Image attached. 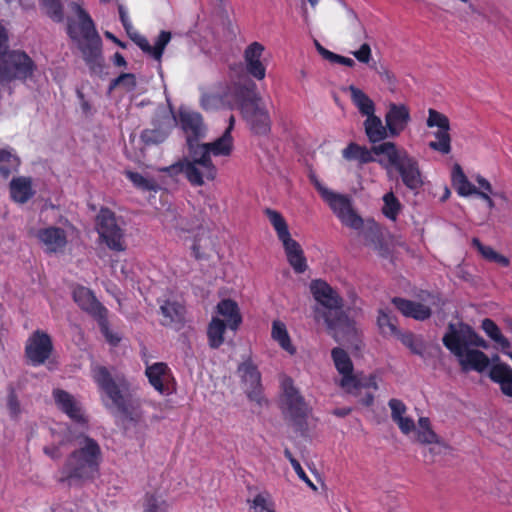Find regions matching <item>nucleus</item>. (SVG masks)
<instances>
[{
  "mask_svg": "<svg viewBox=\"0 0 512 512\" xmlns=\"http://www.w3.org/2000/svg\"><path fill=\"white\" fill-rule=\"evenodd\" d=\"M310 292L319 305L314 308V319L322 320L334 338L355 332V322L343 310L344 300L336 289L322 279H315L310 283Z\"/></svg>",
  "mask_w": 512,
  "mask_h": 512,
  "instance_id": "obj_1",
  "label": "nucleus"
},
{
  "mask_svg": "<svg viewBox=\"0 0 512 512\" xmlns=\"http://www.w3.org/2000/svg\"><path fill=\"white\" fill-rule=\"evenodd\" d=\"M442 342L459 359L462 370L483 372L488 368V356L480 350L469 349L471 346L484 349L488 347L487 342L470 325L461 323L456 327L450 323Z\"/></svg>",
  "mask_w": 512,
  "mask_h": 512,
  "instance_id": "obj_2",
  "label": "nucleus"
},
{
  "mask_svg": "<svg viewBox=\"0 0 512 512\" xmlns=\"http://www.w3.org/2000/svg\"><path fill=\"white\" fill-rule=\"evenodd\" d=\"M75 441L78 447L67 456L60 470L59 481L69 485L94 480L102 462L101 447L95 439L80 434Z\"/></svg>",
  "mask_w": 512,
  "mask_h": 512,
  "instance_id": "obj_3",
  "label": "nucleus"
},
{
  "mask_svg": "<svg viewBox=\"0 0 512 512\" xmlns=\"http://www.w3.org/2000/svg\"><path fill=\"white\" fill-rule=\"evenodd\" d=\"M376 155H384L378 164L386 171L389 179L398 176L401 183L410 191L418 193L424 185V177L419 161L406 149L394 142H383L374 148Z\"/></svg>",
  "mask_w": 512,
  "mask_h": 512,
  "instance_id": "obj_4",
  "label": "nucleus"
},
{
  "mask_svg": "<svg viewBox=\"0 0 512 512\" xmlns=\"http://www.w3.org/2000/svg\"><path fill=\"white\" fill-rule=\"evenodd\" d=\"M281 391L279 407L284 420L296 433L305 436L308 432V418L312 411L311 407L295 387L291 377H283Z\"/></svg>",
  "mask_w": 512,
  "mask_h": 512,
  "instance_id": "obj_5",
  "label": "nucleus"
},
{
  "mask_svg": "<svg viewBox=\"0 0 512 512\" xmlns=\"http://www.w3.org/2000/svg\"><path fill=\"white\" fill-rule=\"evenodd\" d=\"M73 10L78 16L79 29L84 40L79 42L83 59L92 72H100L103 68L101 37L96 30L93 19L84 8L77 3H73Z\"/></svg>",
  "mask_w": 512,
  "mask_h": 512,
  "instance_id": "obj_6",
  "label": "nucleus"
},
{
  "mask_svg": "<svg viewBox=\"0 0 512 512\" xmlns=\"http://www.w3.org/2000/svg\"><path fill=\"white\" fill-rule=\"evenodd\" d=\"M188 157L179 160L168 168L171 174H183L193 187L203 186L216 179L218 169L212 161L199 150H187Z\"/></svg>",
  "mask_w": 512,
  "mask_h": 512,
  "instance_id": "obj_7",
  "label": "nucleus"
},
{
  "mask_svg": "<svg viewBox=\"0 0 512 512\" xmlns=\"http://www.w3.org/2000/svg\"><path fill=\"white\" fill-rule=\"evenodd\" d=\"M311 182L343 226L357 231L363 229L364 220L354 209L349 195L328 189L315 177L311 178Z\"/></svg>",
  "mask_w": 512,
  "mask_h": 512,
  "instance_id": "obj_8",
  "label": "nucleus"
},
{
  "mask_svg": "<svg viewBox=\"0 0 512 512\" xmlns=\"http://www.w3.org/2000/svg\"><path fill=\"white\" fill-rule=\"evenodd\" d=\"M264 214L273 226L279 241L283 245L289 265L296 273H304L308 268L304 251L301 245L296 240L292 239L288 224L283 215L271 208H266Z\"/></svg>",
  "mask_w": 512,
  "mask_h": 512,
  "instance_id": "obj_9",
  "label": "nucleus"
},
{
  "mask_svg": "<svg viewBox=\"0 0 512 512\" xmlns=\"http://www.w3.org/2000/svg\"><path fill=\"white\" fill-rule=\"evenodd\" d=\"M37 70L34 60L24 51L9 50L0 56V87L8 86L12 81L25 82L31 79Z\"/></svg>",
  "mask_w": 512,
  "mask_h": 512,
  "instance_id": "obj_10",
  "label": "nucleus"
},
{
  "mask_svg": "<svg viewBox=\"0 0 512 512\" xmlns=\"http://www.w3.org/2000/svg\"><path fill=\"white\" fill-rule=\"evenodd\" d=\"M99 239L112 251L126 250L124 221L111 209L101 207L95 218Z\"/></svg>",
  "mask_w": 512,
  "mask_h": 512,
  "instance_id": "obj_11",
  "label": "nucleus"
},
{
  "mask_svg": "<svg viewBox=\"0 0 512 512\" xmlns=\"http://www.w3.org/2000/svg\"><path fill=\"white\" fill-rule=\"evenodd\" d=\"M92 378L100 391L104 392L117 409L126 414L128 412L127 401L124 392L129 390V383L125 377L117 376L114 379L105 366L97 365L92 368Z\"/></svg>",
  "mask_w": 512,
  "mask_h": 512,
  "instance_id": "obj_12",
  "label": "nucleus"
},
{
  "mask_svg": "<svg viewBox=\"0 0 512 512\" xmlns=\"http://www.w3.org/2000/svg\"><path fill=\"white\" fill-rule=\"evenodd\" d=\"M237 374L249 401L254 402L259 408L268 406L269 401L263 393L261 373L251 356L238 365Z\"/></svg>",
  "mask_w": 512,
  "mask_h": 512,
  "instance_id": "obj_13",
  "label": "nucleus"
},
{
  "mask_svg": "<svg viewBox=\"0 0 512 512\" xmlns=\"http://www.w3.org/2000/svg\"><path fill=\"white\" fill-rule=\"evenodd\" d=\"M174 119L185 134L187 150L196 149L201 144L200 140L206 135L202 115L199 112L181 107Z\"/></svg>",
  "mask_w": 512,
  "mask_h": 512,
  "instance_id": "obj_14",
  "label": "nucleus"
},
{
  "mask_svg": "<svg viewBox=\"0 0 512 512\" xmlns=\"http://www.w3.org/2000/svg\"><path fill=\"white\" fill-rule=\"evenodd\" d=\"M54 346L51 336L40 329L31 333L25 343L24 354L27 363L38 367L51 357Z\"/></svg>",
  "mask_w": 512,
  "mask_h": 512,
  "instance_id": "obj_15",
  "label": "nucleus"
},
{
  "mask_svg": "<svg viewBox=\"0 0 512 512\" xmlns=\"http://www.w3.org/2000/svg\"><path fill=\"white\" fill-rule=\"evenodd\" d=\"M426 125L429 128H437V131L433 133L436 140L430 141L428 147L442 155L449 154L452 150L449 118L445 114L430 108Z\"/></svg>",
  "mask_w": 512,
  "mask_h": 512,
  "instance_id": "obj_16",
  "label": "nucleus"
},
{
  "mask_svg": "<svg viewBox=\"0 0 512 512\" xmlns=\"http://www.w3.org/2000/svg\"><path fill=\"white\" fill-rule=\"evenodd\" d=\"M52 396L57 408L71 421L81 426L88 425V417L85 414L81 402L72 394L66 390L55 388L52 391Z\"/></svg>",
  "mask_w": 512,
  "mask_h": 512,
  "instance_id": "obj_17",
  "label": "nucleus"
},
{
  "mask_svg": "<svg viewBox=\"0 0 512 512\" xmlns=\"http://www.w3.org/2000/svg\"><path fill=\"white\" fill-rule=\"evenodd\" d=\"M331 357L336 370L342 375L340 386L348 392L358 389L361 382L353 374L354 367L349 354L343 348L335 347L331 351Z\"/></svg>",
  "mask_w": 512,
  "mask_h": 512,
  "instance_id": "obj_18",
  "label": "nucleus"
},
{
  "mask_svg": "<svg viewBox=\"0 0 512 512\" xmlns=\"http://www.w3.org/2000/svg\"><path fill=\"white\" fill-rule=\"evenodd\" d=\"M411 121L410 110L405 104L390 103L385 114V123L390 138L398 137Z\"/></svg>",
  "mask_w": 512,
  "mask_h": 512,
  "instance_id": "obj_19",
  "label": "nucleus"
},
{
  "mask_svg": "<svg viewBox=\"0 0 512 512\" xmlns=\"http://www.w3.org/2000/svg\"><path fill=\"white\" fill-rule=\"evenodd\" d=\"M256 90L257 87L254 82L227 86L228 96L233 102V108L235 106L239 107L241 113L243 112L244 106L251 108L259 103L261 98Z\"/></svg>",
  "mask_w": 512,
  "mask_h": 512,
  "instance_id": "obj_20",
  "label": "nucleus"
},
{
  "mask_svg": "<svg viewBox=\"0 0 512 512\" xmlns=\"http://www.w3.org/2000/svg\"><path fill=\"white\" fill-rule=\"evenodd\" d=\"M242 115L254 134L267 135L271 131L269 112L266 108L261 107L259 103L251 108L244 106Z\"/></svg>",
  "mask_w": 512,
  "mask_h": 512,
  "instance_id": "obj_21",
  "label": "nucleus"
},
{
  "mask_svg": "<svg viewBox=\"0 0 512 512\" xmlns=\"http://www.w3.org/2000/svg\"><path fill=\"white\" fill-rule=\"evenodd\" d=\"M163 326L180 330L186 323V307L178 301L165 300L160 305Z\"/></svg>",
  "mask_w": 512,
  "mask_h": 512,
  "instance_id": "obj_22",
  "label": "nucleus"
},
{
  "mask_svg": "<svg viewBox=\"0 0 512 512\" xmlns=\"http://www.w3.org/2000/svg\"><path fill=\"white\" fill-rule=\"evenodd\" d=\"M36 237L44 245L47 253L60 252L67 245L66 232L60 227L41 228L37 231Z\"/></svg>",
  "mask_w": 512,
  "mask_h": 512,
  "instance_id": "obj_23",
  "label": "nucleus"
},
{
  "mask_svg": "<svg viewBox=\"0 0 512 512\" xmlns=\"http://www.w3.org/2000/svg\"><path fill=\"white\" fill-rule=\"evenodd\" d=\"M264 46L259 42L248 45L244 51L246 71L257 80H263L266 76V67L261 61Z\"/></svg>",
  "mask_w": 512,
  "mask_h": 512,
  "instance_id": "obj_24",
  "label": "nucleus"
},
{
  "mask_svg": "<svg viewBox=\"0 0 512 512\" xmlns=\"http://www.w3.org/2000/svg\"><path fill=\"white\" fill-rule=\"evenodd\" d=\"M73 299L83 311L90 314L94 319L108 312L107 308L97 300L94 293L84 286H77L73 290Z\"/></svg>",
  "mask_w": 512,
  "mask_h": 512,
  "instance_id": "obj_25",
  "label": "nucleus"
},
{
  "mask_svg": "<svg viewBox=\"0 0 512 512\" xmlns=\"http://www.w3.org/2000/svg\"><path fill=\"white\" fill-rule=\"evenodd\" d=\"M234 148V141L229 131H224L223 134L212 142L201 143L197 150L204 154L207 158L215 157H229Z\"/></svg>",
  "mask_w": 512,
  "mask_h": 512,
  "instance_id": "obj_26",
  "label": "nucleus"
},
{
  "mask_svg": "<svg viewBox=\"0 0 512 512\" xmlns=\"http://www.w3.org/2000/svg\"><path fill=\"white\" fill-rule=\"evenodd\" d=\"M132 40L144 53L160 62L163 52L171 40V33L169 31H161L153 46L150 45L148 39L143 35H136L132 37Z\"/></svg>",
  "mask_w": 512,
  "mask_h": 512,
  "instance_id": "obj_27",
  "label": "nucleus"
},
{
  "mask_svg": "<svg viewBox=\"0 0 512 512\" xmlns=\"http://www.w3.org/2000/svg\"><path fill=\"white\" fill-rule=\"evenodd\" d=\"M132 40L144 53L160 62L163 52L171 40V33L169 31H161L153 46L150 45L148 39L143 35H136L132 37Z\"/></svg>",
  "mask_w": 512,
  "mask_h": 512,
  "instance_id": "obj_28",
  "label": "nucleus"
},
{
  "mask_svg": "<svg viewBox=\"0 0 512 512\" xmlns=\"http://www.w3.org/2000/svg\"><path fill=\"white\" fill-rule=\"evenodd\" d=\"M365 245L371 247L380 257L389 258L392 255V248L385 239L380 227L377 224L369 226L364 232Z\"/></svg>",
  "mask_w": 512,
  "mask_h": 512,
  "instance_id": "obj_29",
  "label": "nucleus"
},
{
  "mask_svg": "<svg viewBox=\"0 0 512 512\" xmlns=\"http://www.w3.org/2000/svg\"><path fill=\"white\" fill-rule=\"evenodd\" d=\"M200 106L205 111L233 109V102L228 96L227 86L203 93L200 98Z\"/></svg>",
  "mask_w": 512,
  "mask_h": 512,
  "instance_id": "obj_30",
  "label": "nucleus"
},
{
  "mask_svg": "<svg viewBox=\"0 0 512 512\" xmlns=\"http://www.w3.org/2000/svg\"><path fill=\"white\" fill-rule=\"evenodd\" d=\"M392 303L405 317H410L415 320H426L432 314L430 307L420 302L394 297Z\"/></svg>",
  "mask_w": 512,
  "mask_h": 512,
  "instance_id": "obj_31",
  "label": "nucleus"
},
{
  "mask_svg": "<svg viewBox=\"0 0 512 512\" xmlns=\"http://www.w3.org/2000/svg\"><path fill=\"white\" fill-rule=\"evenodd\" d=\"M10 198L18 204L27 203L34 195L33 182L31 177H14L9 183Z\"/></svg>",
  "mask_w": 512,
  "mask_h": 512,
  "instance_id": "obj_32",
  "label": "nucleus"
},
{
  "mask_svg": "<svg viewBox=\"0 0 512 512\" xmlns=\"http://www.w3.org/2000/svg\"><path fill=\"white\" fill-rule=\"evenodd\" d=\"M145 375L148 378L150 385L160 394H165V382L171 377V370L164 362H156L147 365Z\"/></svg>",
  "mask_w": 512,
  "mask_h": 512,
  "instance_id": "obj_33",
  "label": "nucleus"
},
{
  "mask_svg": "<svg viewBox=\"0 0 512 512\" xmlns=\"http://www.w3.org/2000/svg\"><path fill=\"white\" fill-rule=\"evenodd\" d=\"M216 311L225 319L224 322L230 330H238L242 323V316L234 300L230 298L221 300L216 306Z\"/></svg>",
  "mask_w": 512,
  "mask_h": 512,
  "instance_id": "obj_34",
  "label": "nucleus"
},
{
  "mask_svg": "<svg viewBox=\"0 0 512 512\" xmlns=\"http://www.w3.org/2000/svg\"><path fill=\"white\" fill-rule=\"evenodd\" d=\"M490 379L499 384L501 392L512 398V368L506 363H497L491 366Z\"/></svg>",
  "mask_w": 512,
  "mask_h": 512,
  "instance_id": "obj_35",
  "label": "nucleus"
},
{
  "mask_svg": "<svg viewBox=\"0 0 512 512\" xmlns=\"http://www.w3.org/2000/svg\"><path fill=\"white\" fill-rule=\"evenodd\" d=\"M377 145H374L371 147V149H368L366 146H361L355 142H350L343 150H342V157L347 161H356L359 165H364L372 162H378L374 158V155H376V152L374 151V148Z\"/></svg>",
  "mask_w": 512,
  "mask_h": 512,
  "instance_id": "obj_36",
  "label": "nucleus"
},
{
  "mask_svg": "<svg viewBox=\"0 0 512 512\" xmlns=\"http://www.w3.org/2000/svg\"><path fill=\"white\" fill-rule=\"evenodd\" d=\"M364 129L368 140L371 143H378L390 138V132L387 125H383L380 117L375 114L368 116L364 121Z\"/></svg>",
  "mask_w": 512,
  "mask_h": 512,
  "instance_id": "obj_37",
  "label": "nucleus"
},
{
  "mask_svg": "<svg viewBox=\"0 0 512 512\" xmlns=\"http://www.w3.org/2000/svg\"><path fill=\"white\" fill-rule=\"evenodd\" d=\"M271 338L290 355H295L297 350L292 344L286 324L281 320H274L271 327Z\"/></svg>",
  "mask_w": 512,
  "mask_h": 512,
  "instance_id": "obj_38",
  "label": "nucleus"
},
{
  "mask_svg": "<svg viewBox=\"0 0 512 512\" xmlns=\"http://www.w3.org/2000/svg\"><path fill=\"white\" fill-rule=\"evenodd\" d=\"M451 181L453 188L460 196L467 197L478 192V188L468 180L459 164L453 166Z\"/></svg>",
  "mask_w": 512,
  "mask_h": 512,
  "instance_id": "obj_39",
  "label": "nucleus"
},
{
  "mask_svg": "<svg viewBox=\"0 0 512 512\" xmlns=\"http://www.w3.org/2000/svg\"><path fill=\"white\" fill-rule=\"evenodd\" d=\"M170 133V123H159L158 125L154 124V128L152 129H144L141 132L140 138L141 141L147 146L159 145L168 138Z\"/></svg>",
  "mask_w": 512,
  "mask_h": 512,
  "instance_id": "obj_40",
  "label": "nucleus"
},
{
  "mask_svg": "<svg viewBox=\"0 0 512 512\" xmlns=\"http://www.w3.org/2000/svg\"><path fill=\"white\" fill-rule=\"evenodd\" d=\"M247 503L254 512H277L275 500L266 489L258 491L252 498L247 500Z\"/></svg>",
  "mask_w": 512,
  "mask_h": 512,
  "instance_id": "obj_41",
  "label": "nucleus"
},
{
  "mask_svg": "<svg viewBox=\"0 0 512 512\" xmlns=\"http://www.w3.org/2000/svg\"><path fill=\"white\" fill-rule=\"evenodd\" d=\"M228 326L219 317H212L208 328V344L212 349H218L224 343V333Z\"/></svg>",
  "mask_w": 512,
  "mask_h": 512,
  "instance_id": "obj_42",
  "label": "nucleus"
},
{
  "mask_svg": "<svg viewBox=\"0 0 512 512\" xmlns=\"http://www.w3.org/2000/svg\"><path fill=\"white\" fill-rule=\"evenodd\" d=\"M472 245L485 260L496 263L502 267H508L510 265L508 257L496 252L491 246L484 245L478 238L472 239Z\"/></svg>",
  "mask_w": 512,
  "mask_h": 512,
  "instance_id": "obj_43",
  "label": "nucleus"
},
{
  "mask_svg": "<svg viewBox=\"0 0 512 512\" xmlns=\"http://www.w3.org/2000/svg\"><path fill=\"white\" fill-rule=\"evenodd\" d=\"M350 91L352 100L362 115L368 117L375 114L374 102L361 89L351 86Z\"/></svg>",
  "mask_w": 512,
  "mask_h": 512,
  "instance_id": "obj_44",
  "label": "nucleus"
},
{
  "mask_svg": "<svg viewBox=\"0 0 512 512\" xmlns=\"http://www.w3.org/2000/svg\"><path fill=\"white\" fill-rule=\"evenodd\" d=\"M482 330L486 335L497 343L502 350L509 349L511 344L509 340L501 333L497 324L490 318H485L481 323Z\"/></svg>",
  "mask_w": 512,
  "mask_h": 512,
  "instance_id": "obj_45",
  "label": "nucleus"
},
{
  "mask_svg": "<svg viewBox=\"0 0 512 512\" xmlns=\"http://www.w3.org/2000/svg\"><path fill=\"white\" fill-rule=\"evenodd\" d=\"M377 324L383 336L398 337L401 333L397 327V319L385 310H379Z\"/></svg>",
  "mask_w": 512,
  "mask_h": 512,
  "instance_id": "obj_46",
  "label": "nucleus"
},
{
  "mask_svg": "<svg viewBox=\"0 0 512 512\" xmlns=\"http://www.w3.org/2000/svg\"><path fill=\"white\" fill-rule=\"evenodd\" d=\"M401 209L402 204L392 191L384 194L382 213L386 218L395 221Z\"/></svg>",
  "mask_w": 512,
  "mask_h": 512,
  "instance_id": "obj_47",
  "label": "nucleus"
},
{
  "mask_svg": "<svg viewBox=\"0 0 512 512\" xmlns=\"http://www.w3.org/2000/svg\"><path fill=\"white\" fill-rule=\"evenodd\" d=\"M397 338L411 351V353L421 357L424 355L426 346L420 337L414 335L412 332H406L400 333Z\"/></svg>",
  "mask_w": 512,
  "mask_h": 512,
  "instance_id": "obj_48",
  "label": "nucleus"
},
{
  "mask_svg": "<svg viewBox=\"0 0 512 512\" xmlns=\"http://www.w3.org/2000/svg\"><path fill=\"white\" fill-rule=\"evenodd\" d=\"M126 177L133 183V185L143 191H157L158 184L155 180L146 178L142 174L134 171H126Z\"/></svg>",
  "mask_w": 512,
  "mask_h": 512,
  "instance_id": "obj_49",
  "label": "nucleus"
},
{
  "mask_svg": "<svg viewBox=\"0 0 512 512\" xmlns=\"http://www.w3.org/2000/svg\"><path fill=\"white\" fill-rule=\"evenodd\" d=\"M95 320L97 321L100 331L102 335L105 337L106 341L112 346H117L121 341V337L117 333H113L110 330L108 312L100 315V317H98Z\"/></svg>",
  "mask_w": 512,
  "mask_h": 512,
  "instance_id": "obj_50",
  "label": "nucleus"
},
{
  "mask_svg": "<svg viewBox=\"0 0 512 512\" xmlns=\"http://www.w3.org/2000/svg\"><path fill=\"white\" fill-rule=\"evenodd\" d=\"M42 6L46 10V14L55 22L64 20V11L61 0H42Z\"/></svg>",
  "mask_w": 512,
  "mask_h": 512,
  "instance_id": "obj_51",
  "label": "nucleus"
},
{
  "mask_svg": "<svg viewBox=\"0 0 512 512\" xmlns=\"http://www.w3.org/2000/svg\"><path fill=\"white\" fill-rule=\"evenodd\" d=\"M126 86L128 89H134L136 86V77L133 73H121L110 83V90L117 86Z\"/></svg>",
  "mask_w": 512,
  "mask_h": 512,
  "instance_id": "obj_52",
  "label": "nucleus"
},
{
  "mask_svg": "<svg viewBox=\"0 0 512 512\" xmlns=\"http://www.w3.org/2000/svg\"><path fill=\"white\" fill-rule=\"evenodd\" d=\"M348 16L351 20V26L353 28V33L355 35V38L358 40L367 39V33L365 30V27L362 24V22L359 20L357 14L353 10H349Z\"/></svg>",
  "mask_w": 512,
  "mask_h": 512,
  "instance_id": "obj_53",
  "label": "nucleus"
},
{
  "mask_svg": "<svg viewBox=\"0 0 512 512\" xmlns=\"http://www.w3.org/2000/svg\"><path fill=\"white\" fill-rule=\"evenodd\" d=\"M388 406L391 410V418L395 422L400 417L404 416L407 411V407L402 400L392 398L388 402Z\"/></svg>",
  "mask_w": 512,
  "mask_h": 512,
  "instance_id": "obj_54",
  "label": "nucleus"
},
{
  "mask_svg": "<svg viewBox=\"0 0 512 512\" xmlns=\"http://www.w3.org/2000/svg\"><path fill=\"white\" fill-rule=\"evenodd\" d=\"M7 407H8L11 418L16 419L21 412V408H20V403H19L18 397L13 389H11L8 394Z\"/></svg>",
  "mask_w": 512,
  "mask_h": 512,
  "instance_id": "obj_55",
  "label": "nucleus"
},
{
  "mask_svg": "<svg viewBox=\"0 0 512 512\" xmlns=\"http://www.w3.org/2000/svg\"><path fill=\"white\" fill-rule=\"evenodd\" d=\"M417 440L422 444L440 443L439 436L433 431L432 428L425 430H418Z\"/></svg>",
  "mask_w": 512,
  "mask_h": 512,
  "instance_id": "obj_56",
  "label": "nucleus"
},
{
  "mask_svg": "<svg viewBox=\"0 0 512 512\" xmlns=\"http://www.w3.org/2000/svg\"><path fill=\"white\" fill-rule=\"evenodd\" d=\"M353 56L361 63H369L371 60V47L368 43H363L360 48L353 52Z\"/></svg>",
  "mask_w": 512,
  "mask_h": 512,
  "instance_id": "obj_57",
  "label": "nucleus"
},
{
  "mask_svg": "<svg viewBox=\"0 0 512 512\" xmlns=\"http://www.w3.org/2000/svg\"><path fill=\"white\" fill-rule=\"evenodd\" d=\"M161 502L153 494H146L143 512H161Z\"/></svg>",
  "mask_w": 512,
  "mask_h": 512,
  "instance_id": "obj_58",
  "label": "nucleus"
},
{
  "mask_svg": "<svg viewBox=\"0 0 512 512\" xmlns=\"http://www.w3.org/2000/svg\"><path fill=\"white\" fill-rule=\"evenodd\" d=\"M0 165V177L4 180L8 179L12 172L17 171L20 166V159L18 158L17 164L14 161L2 162Z\"/></svg>",
  "mask_w": 512,
  "mask_h": 512,
  "instance_id": "obj_59",
  "label": "nucleus"
},
{
  "mask_svg": "<svg viewBox=\"0 0 512 512\" xmlns=\"http://www.w3.org/2000/svg\"><path fill=\"white\" fill-rule=\"evenodd\" d=\"M395 423L403 434H409L415 430L414 420L410 417L402 416Z\"/></svg>",
  "mask_w": 512,
  "mask_h": 512,
  "instance_id": "obj_60",
  "label": "nucleus"
},
{
  "mask_svg": "<svg viewBox=\"0 0 512 512\" xmlns=\"http://www.w3.org/2000/svg\"><path fill=\"white\" fill-rule=\"evenodd\" d=\"M291 466L293 467L295 473L297 474V476L302 480L304 481L309 487H311L312 489L316 490V486L314 485V483L310 480V478L307 476V474L305 473V471L303 470L300 462L298 460H294L292 461V464Z\"/></svg>",
  "mask_w": 512,
  "mask_h": 512,
  "instance_id": "obj_61",
  "label": "nucleus"
},
{
  "mask_svg": "<svg viewBox=\"0 0 512 512\" xmlns=\"http://www.w3.org/2000/svg\"><path fill=\"white\" fill-rule=\"evenodd\" d=\"M476 181L477 183L479 184L480 188H482L481 191H484V192H487V193H490L492 196H497L498 195V192H495L493 191V188H492V185L490 184V182L485 179L484 177L482 176H478L476 178Z\"/></svg>",
  "mask_w": 512,
  "mask_h": 512,
  "instance_id": "obj_62",
  "label": "nucleus"
},
{
  "mask_svg": "<svg viewBox=\"0 0 512 512\" xmlns=\"http://www.w3.org/2000/svg\"><path fill=\"white\" fill-rule=\"evenodd\" d=\"M118 11H119L120 21H121L123 27L125 28V30L128 32L132 28L131 20L123 6H119Z\"/></svg>",
  "mask_w": 512,
  "mask_h": 512,
  "instance_id": "obj_63",
  "label": "nucleus"
},
{
  "mask_svg": "<svg viewBox=\"0 0 512 512\" xmlns=\"http://www.w3.org/2000/svg\"><path fill=\"white\" fill-rule=\"evenodd\" d=\"M9 161H14L17 164L18 156L12 154L10 149L0 148V163Z\"/></svg>",
  "mask_w": 512,
  "mask_h": 512,
  "instance_id": "obj_64",
  "label": "nucleus"
}]
</instances>
